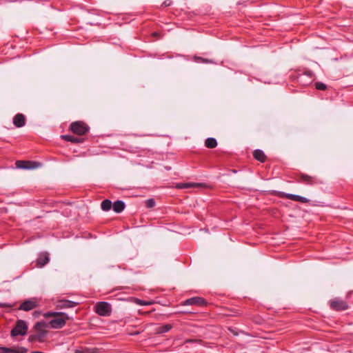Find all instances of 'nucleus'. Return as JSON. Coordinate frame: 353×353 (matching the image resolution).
Wrapping results in <instances>:
<instances>
[{"label": "nucleus", "instance_id": "obj_1", "mask_svg": "<svg viewBox=\"0 0 353 353\" xmlns=\"http://www.w3.org/2000/svg\"><path fill=\"white\" fill-rule=\"evenodd\" d=\"M47 327L46 322L39 321L35 323L33 330L35 333L29 335L28 341L30 343H43L46 341L48 331L45 330Z\"/></svg>", "mask_w": 353, "mask_h": 353}, {"label": "nucleus", "instance_id": "obj_2", "mask_svg": "<svg viewBox=\"0 0 353 353\" xmlns=\"http://www.w3.org/2000/svg\"><path fill=\"white\" fill-rule=\"evenodd\" d=\"M70 130L79 136L85 134L90 130V127L83 121H77L72 122L70 125Z\"/></svg>", "mask_w": 353, "mask_h": 353}, {"label": "nucleus", "instance_id": "obj_3", "mask_svg": "<svg viewBox=\"0 0 353 353\" xmlns=\"http://www.w3.org/2000/svg\"><path fill=\"white\" fill-rule=\"evenodd\" d=\"M28 325L23 320H17L15 326L12 328L10 332L12 337H15L19 335L25 336L28 332Z\"/></svg>", "mask_w": 353, "mask_h": 353}, {"label": "nucleus", "instance_id": "obj_4", "mask_svg": "<svg viewBox=\"0 0 353 353\" xmlns=\"http://www.w3.org/2000/svg\"><path fill=\"white\" fill-rule=\"evenodd\" d=\"M95 312L99 316H108L111 314L112 307L110 303L105 301H101L95 305Z\"/></svg>", "mask_w": 353, "mask_h": 353}, {"label": "nucleus", "instance_id": "obj_5", "mask_svg": "<svg viewBox=\"0 0 353 353\" xmlns=\"http://www.w3.org/2000/svg\"><path fill=\"white\" fill-rule=\"evenodd\" d=\"M299 183H303L305 185H314L316 184H321L323 182L315 176H310L304 173L299 174L298 180Z\"/></svg>", "mask_w": 353, "mask_h": 353}, {"label": "nucleus", "instance_id": "obj_6", "mask_svg": "<svg viewBox=\"0 0 353 353\" xmlns=\"http://www.w3.org/2000/svg\"><path fill=\"white\" fill-rule=\"evenodd\" d=\"M69 319V317L66 313L65 315L59 316V317L54 318L49 322V325L51 328L53 329H60L65 326L66 324L67 320Z\"/></svg>", "mask_w": 353, "mask_h": 353}, {"label": "nucleus", "instance_id": "obj_7", "mask_svg": "<svg viewBox=\"0 0 353 353\" xmlns=\"http://www.w3.org/2000/svg\"><path fill=\"white\" fill-rule=\"evenodd\" d=\"M329 304L330 308L335 311H343L348 308L347 303L338 298L330 300Z\"/></svg>", "mask_w": 353, "mask_h": 353}, {"label": "nucleus", "instance_id": "obj_8", "mask_svg": "<svg viewBox=\"0 0 353 353\" xmlns=\"http://www.w3.org/2000/svg\"><path fill=\"white\" fill-rule=\"evenodd\" d=\"M38 306V302L36 299H30L26 300L23 301L19 307H18V310H23L26 312L30 311L34 308H36Z\"/></svg>", "mask_w": 353, "mask_h": 353}, {"label": "nucleus", "instance_id": "obj_9", "mask_svg": "<svg viewBox=\"0 0 353 353\" xmlns=\"http://www.w3.org/2000/svg\"><path fill=\"white\" fill-rule=\"evenodd\" d=\"M183 305H198V306H205L207 305V301L202 297L195 296L186 299L183 303Z\"/></svg>", "mask_w": 353, "mask_h": 353}, {"label": "nucleus", "instance_id": "obj_10", "mask_svg": "<svg viewBox=\"0 0 353 353\" xmlns=\"http://www.w3.org/2000/svg\"><path fill=\"white\" fill-rule=\"evenodd\" d=\"M28 349L18 346L15 347H0V353H26Z\"/></svg>", "mask_w": 353, "mask_h": 353}, {"label": "nucleus", "instance_id": "obj_11", "mask_svg": "<svg viewBox=\"0 0 353 353\" xmlns=\"http://www.w3.org/2000/svg\"><path fill=\"white\" fill-rule=\"evenodd\" d=\"M77 305V302H74L67 299H61L57 301L56 307L58 309L71 308L74 307Z\"/></svg>", "mask_w": 353, "mask_h": 353}, {"label": "nucleus", "instance_id": "obj_12", "mask_svg": "<svg viewBox=\"0 0 353 353\" xmlns=\"http://www.w3.org/2000/svg\"><path fill=\"white\" fill-rule=\"evenodd\" d=\"M17 167L22 169H33L37 167L38 163L29 161H17Z\"/></svg>", "mask_w": 353, "mask_h": 353}, {"label": "nucleus", "instance_id": "obj_13", "mask_svg": "<svg viewBox=\"0 0 353 353\" xmlns=\"http://www.w3.org/2000/svg\"><path fill=\"white\" fill-rule=\"evenodd\" d=\"M283 196L285 197L286 199H290V200H292L294 201H298V202H300L302 203H307L310 201V200L308 199L301 196H299V195H297V194H288V193H283Z\"/></svg>", "mask_w": 353, "mask_h": 353}, {"label": "nucleus", "instance_id": "obj_14", "mask_svg": "<svg viewBox=\"0 0 353 353\" xmlns=\"http://www.w3.org/2000/svg\"><path fill=\"white\" fill-rule=\"evenodd\" d=\"M13 124L17 128H21L26 124V118L23 114L18 113L13 118Z\"/></svg>", "mask_w": 353, "mask_h": 353}, {"label": "nucleus", "instance_id": "obj_15", "mask_svg": "<svg viewBox=\"0 0 353 353\" xmlns=\"http://www.w3.org/2000/svg\"><path fill=\"white\" fill-rule=\"evenodd\" d=\"M49 261L50 258L47 252L41 253L37 260V265L39 268H42L46 265Z\"/></svg>", "mask_w": 353, "mask_h": 353}, {"label": "nucleus", "instance_id": "obj_16", "mask_svg": "<svg viewBox=\"0 0 353 353\" xmlns=\"http://www.w3.org/2000/svg\"><path fill=\"white\" fill-rule=\"evenodd\" d=\"M125 204L121 200H117L114 203H112V209L114 212L116 213H121L125 209Z\"/></svg>", "mask_w": 353, "mask_h": 353}, {"label": "nucleus", "instance_id": "obj_17", "mask_svg": "<svg viewBox=\"0 0 353 353\" xmlns=\"http://www.w3.org/2000/svg\"><path fill=\"white\" fill-rule=\"evenodd\" d=\"M254 158L260 161L261 163H264L266 161V156L263 150L256 149L253 152Z\"/></svg>", "mask_w": 353, "mask_h": 353}, {"label": "nucleus", "instance_id": "obj_18", "mask_svg": "<svg viewBox=\"0 0 353 353\" xmlns=\"http://www.w3.org/2000/svg\"><path fill=\"white\" fill-rule=\"evenodd\" d=\"M61 138H62V139H63L65 141H69V142H71L73 143L83 142V139L75 137L72 135H69V134L62 135Z\"/></svg>", "mask_w": 353, "mask_h": 353}, {"label": "nucleus", "instance_id": "obj_19", "mask_svg": "<svg viewBox=\"0 0 353 353\" xmlns=\"http://www.w3.org/2000/svg\"><path fill=\"white\" fill-rule=\"evenodd\" d=\"M205 145L208 148L212 149L216 147L217 141L214 138L210 137L205 140Z\"/></svg>", "mask_w": 353, "mask_h": 353}, {"label": "nucleus", "instance_id": "obj_20", "mask_svg": "<svg viewBox=\"0 0 353 353\" xmlns=\"http://www.w3.org/2000/svg\"><path fill=\"white\" fill-rule=\"evenodd\" d=\"M112 203L109 199H105L101 202V207L103 211H108L112 208Z\"/></svg>", "mask_w": 353, "mask_h": 353}, {"label": "nucleus", "instance_id": "obj_21", "mask_svg": "<svg viewBox=\"0 0 353 353\" xmlns=\"http://www.w3.org/2000/svg\"><path fill=\"white\" fill-rule=\"evenodd\" d=\"M171 329H172V325L170 324H165V325L159 327L157 329V332L159 334H163V333L168 332Z\"/></svg>", "mask_w": 353, "mask_h": 353}, {"label": "nucleus", "instance_id": "obj_22", "mask_svg": "<svg viewBox=\"0 0 353 353\" xmlns=\"http://www.w3.org/2000/svg\"><path fill=\"white\" fill-rule=\"evenodd\" d=\"M63 315H65L64 312H46L43 314V316L45 318H50V317L57 318V317H59V316H63Z\"/></svg>", "mask_w": 353, "mask_h": 353}, {"label": "nucleus", "instance_id": "obj_23", "mask_svg": "<svg viewBox=\"0 0 353 353\" xmlns=\"http://www.w3.org/2000/svg\"><path fill=\"white\" fill-rule=\"evenodd\" d=\"M74 353H96V350L92 348L82 347L81 349L75 350Z\"/></svg>", "mask_w": 353, "mask_h": 353}, {"label": "nucleus", "instance_id": "obj_24", "mask_svg": "<svg viewBox=\"0 0 353 353\" xmlns=\"http://www.w3.org/2000/svg\"><path fill=\"white\" fill-rule=\"evenodd\" d=\"M196 184L194 183H183L176 185L177 188H189L196 186Z\"/></svg>", "mask_w": 353, "mask_h": 353}, {"label": "nucleus", "instance_id": "obj_25", "mask_svg": "<svg viewBox=\"0 0 353 353\" xmlns=\"http://www.w3.org/2000/svg\"><path fill=\"white\" fill-rule=\"evenodd\" d=\"M315 88L318 90H325L327 89V85L323 82H316Z\"/></svg>", "mask_w": 353, "mask_h": 353}, {"label": "nucleus", "instance_id": "obj_26", "mask_svg": "<svg viewBox=\"0 0 353 353\" xmlns=\"http://www.w3.org/2000/svg\"><path fill=\"white\" fill-rule=\"evenodd\" d=\"M145 206L148 208H152L153 207L155 206V201L154 199H148L145 201Z\"/></svg>", "mask_w": 353, "mask_h": 353}, {"label": "nucleus", "instance_id": "obj_27", "mask_svg": "<svg viewBox=\"0 0 353 353\" xmlns=\"http://www.w3.org/2000/svg\"><path fill=\"white\" fill-rule=\"evenodd\" d=\"M135 303L139 305H149L152 304L150 301H145L139 299H135Z\"/></svg>", "mask_w": 353, "mask_h": 353}, {"label": "nucleus", "instance_id": "obj_28", "mask_svg": "<svg viewBox=\"0 0 353 353\" xmlns=\"http://www.w3.org/2000/svg\"><path fill=\"white\" fill-rule=\"evenodd\" d=\"M201 343V340L199 339H187L185 341V343Z\"/></svg>", "mask_w": 353, "mask_h": 353}, {"label": "nucleus", "instance_id": "obj_29", "mask_svg": "<svg viewBox=\"0 0 353 353\" xmlns=\"http://www.w3.org/2000/svg\"><path fill=\"white\" fill-rule=\"evenodd\" d=\"M13 305L6 303H0V307H12Z\"/></svg>", "mask_w": 353, "mask_h": 353}, {"label": "nucleus", "instance_id": "obj_30", "mask_svg": "<svg viewBox=\"0 0 353 353\" xmlns=\"http://www.w3.org/2000/svg\"><path fill=\"white\" fill-rule=\"evenodd\" d=\"M171 4H172L171 0H165V1H163V3H162L161 6H164V7H168V6H170Z\"/></svg>", "mask_w": 353, "mask_h": 353}, {"label": "nucleus", "instance_id": "obj_31", "mask_svg": "<svg viewBox=\"0 0 353 353\" xmlns=\"http://www.w3.org/2000/svg\"><path fill=\"white\" fill-rule=\"evenodd\" d=\"M196 59L201 60L203 63H212V61L211 60H208L206 59H203L201 57H196Z\"/></svg>", "mask_w": 353, "mask_h": 353}, {"label": "nucleus", "instance_id": "obj_32", "mask_svg": "<svg viewBox=\"0 0 353 353\" xmlns=\"http://www.w3.org/2000/svg\"><path fill=\"white\" fill-rule=\"evenodd\" d=\"M303 74L304 75L305 74V75L308 76L310 78H312V73L310 72H306Z\"/></svg>", "mask_w": 353, "mask_h": 353}, {"label": "nucleus", "instance_id": "obj_33", "mask_svg": "<svg viewBox=\"0 0 353 353\" xmlns=\"http://www.w3.org/2000/svg\"><path fill=\"white\" fill-rule=\"evenodd\" d=\"M39 314H40V312H34V316L35 317H37Z\"/></svg>", "mask_w": 353, "mask_h": 353}, {"label": "nucleus", "instance_id": "obj_34", "mask_svg": "<svg viewBox=\"0 0 353 353\" xmlns=\"http://www.w3.org/2000/svg\"><path fill=\"white\" fill-rule=\"evenodd\" d=\"M304 74H301L299 77V81H301V78L303 77Z\"/></svg>", "mask_w": 353, "mask_h": 353}, {"label": "nucleus", "instance_id": "obj_35", "mask_svg": "<svg viewBox=\"0 0 353 353\" xmlns=\"http://www.w3.org/2000/svg\"><path fill=\"white\" fill-rule=\"evenodd\" d=\"M353 295V292L349 294V296Z\"/></svg>", "mask_w": 353, "mask_h": 353}]
</instances>
